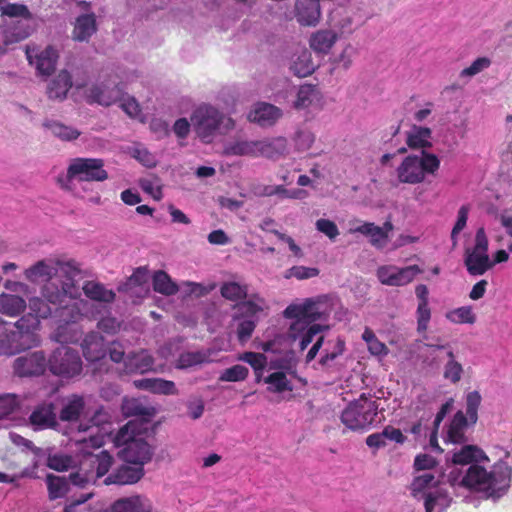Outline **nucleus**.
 <instances>
[{"label":"nucleus","instance_id":"obj_1","mask_svg":"<svg viewBox=\"0 0 512 512\" xmlns=\"http://www.w3.org/2000/svg\"><path fill=\"white\" fill-rule=\"evenodd\" d=\"M488 460L487 456L475 445H465L452 456V463L471 464L460 484L470 490L482 492L486 497L499 498L509 489L512 479V467L504 460H499L490 472L477 463Z\"/></svg>","mask_w":512,"mask_h":512},{"label":"nucleus","instance_id":"obj_2","mask_svg":"<svg viewBox=\"0 0 512 512\" xmlns=\"http://www.w3.org/2000/svg\"><path fill=\"white\" fill-rule=\"evenodd\" d=\"M62 270L66 275L60 286L47 283L42 289V295L50 304L59 306L57 313L62 324L56 330V340L60 343H77L81 339L82 331L77 329L76 323L83 314L77 302L69 304L67 300H75L81 296V288L74 279L79 270L72 268L69 263Z\"/></svg>","mask_w":512,"mask_h":512},{"label":"nucleus","instance_id":"obj_3","mask_svg":"<svg viewBox=\"0 0 512 512\" xmlns=\"http://www.w3.org/2000/svg\"><path fill=\"white\" fill-rule=\"evenodd\" d=\"M15 330L0 335V355L11 356L31 349L40 342L38 321L32 316H22L15 323Z\"/></svg>","mask_w":512,"mask_h":512},{"label":"nucleus","instance_id":"obj_4","mask_svg":"<svg viewBox=\"0 0 512 512\" xmlns=\"http://www.w3.org/2000/svg\"><path fill=\"white\" fill-rule=\"evenodd\" d=\"M108 179L104 160L100 158L77 157L71 160L64 177L59 176L58 184L64 190L72 189V182H103Z\"/></svg>","mask_w":512,"mask_h":512},{"label":"nucleus","instance_id":"obj_5","mask_svg":"<svg viewBox=\"0 0 512 512\" xmlns=\"http://www.w3.org/2000/svg\"><path fill=\"white\" fill-rule=\"evenodd\" d=\"M439 167V158L422 150L421 157L408 155L403 159L396 169L397 179L404 184H419L425 180L426 174H435Z\"/></svg>","mask_w":512,"mask_h":512},{"label":"nucleus","instance_id":"obj_6","mask_svg":"<svg viewBox=\"0 0 512 512\" xmlns=\"http://www.w3.org/2000/svg\"><path fill=\"white\" fill-rule=\"evenodd\" d=\"M195 132L204 143H210L221 127L225 131L234 128V121L210 105L199 106L192 114Z\"/></svg>","mask_w":512,"mask_h":512},{"label":"nucleus","instance_id":"obj_7","mask_svg":"<svg viewBox=\"0 0 512 512\" xmlns=\"http://www.w3.org/2000/svg\"><path fill=\"white\" fill-rule=\"evenodd\" d=\"M378 415V403L362 394L342 412V423L353 431L369 429Z\"/></svg>","mask_w":512,"mask_h":512},{"label":"nucleus","instance_id":"obj_8","mask_svg":"<svg viewBox=\"0 0 512 512\" xmlns=\"http://www.w3.org/2000/svg\"><path fill=\"white\" fill-rule=\"evenodd\" d=\"M112 464L113 457L107 451L88 455L81 462L80 471L71 473L69 479L74 485L84 487L89 482H95L103 477Z\"/></svg>","mask_w":512,"mask_h":512},{"label":"nucleus","instance_id":"obj_9","mask_svg":"<svg viewBox=\"0 0 512 512\" xmlns=\"http://www.w3.org/2000/svg\"><path fill=\"white\" fill-rule=\"evenodd\" d=\"M488 238L483 227L476 231L475 245L472 250L466 249L464 263L471 275H483L494 266L488 255Z\"/></svg>","mask_w":512,"mask_h":512},{"label":"nucleus","instance_id":"obj_10","mask_svg":"<svg viewBox=\"0 0 512 512\" xmlns=\"http://www.w3.org/2000/svg\"><path fill=\"white\" fill-rule=\"evenodd\" d=\"M48 367L52 374L70 378L80 374L82 361L76 350L60 345L50 356Z\"/></svg>","mask_w":512,"mask_h":512},{"label":"nucleus","instance_id":"obj_11","mask_svg":"<svg viewBox=\"0 0 512 512\" xmlns=\"http://www.w3.org/2000/svg\"><path fill=\"white\" fill-rule=\"evenodd\" d=\"M123 97V87L116 76H109L108 79L92 85L86 91L88 103H97L102 106H110Z\"/></svg>","mask_w":512,"mask_h":512},{"label":"nucleus","instance_id":"obj_12","mask_svg":"<svg viewBox=\"0 0 512 512\" xmlns=\"http://www.w3.org/2000/svg\"><path fill=\"white\" fill-rule=\"evenodd\" d=\"M423 273L418 265H410L399 268L394 265H383L377 269V278L383 285L405 286L411 283L417 275Z\"/></svg>","mask_w":512,"mask_h":512},{"label":"nucleus","instance_id":"obj_13","mask_svg":"<svg viewBox=\"0 0 512 512\" xmlns=\"http://www.w3.org/2000/svg\"><path fill=\"white\" fill-rule=\"evenodd\" d=\"M13 372L20 378L43 375L48 367V360L43 351H34L16 358Z\"/></svg>","mask_w":512,"mask_h":512},{"label":"nucleus","instance_id":"obj_14","mask_svg":"<svg viewBox=\"0 0 512 512\" xmlns=\"http://www.w3.org/2000/svg\"><path fill=\"white\" fill-rule=\"evenodd\" d=\"M285 318H300L309 324L326 317L325 313L320 310L319 302L313 298H308L302 304H290L283 311Z\"/></svg>","mask_w":512,"mask_h":512},{"label":"nucleus","instance_id":"obj_15","mask_svg":"<svg viewBox=\"0 0 512 512\" xmlns=\"http://www.w3.org/2000/svg\"><path fill=\"white\" fill-rule=\"evenodd\" d=\"M294 17L300 26L315 27L321 19L319 0H295Z\"/></svg>","mask_w":512,"mask_h":512},{"label":"nucleus","instance_id":"obj_16","mask_svg":"<svg viewBox=\"0 0 512 512\" xmlns=\"http://www.w3.org/2000/svg\"><path fill=\"white\" fill-rule=\"evenodd\" d=\"M121 458L127 464L142 466L152 459V447L143 439L131 441L120 452Z\"/></svg>","mask_w":512,"mask_h":512},{"label":"nucleus","instance_id":"obj_17","mask_svg":"<svg viewBox=\"0 0 512 512\" xmlns=\"http://www.w3.org/2000/svg\"><path fill=\"white\" fill-rule=\"evenodd\" d=\"M55 407L52 403H42L35 407L29 416V423L34 430H45L57 426Z\"/></svg>","mask_w":512,"mask_h":512},{"label":"nucleus","instance_id":"obj_18","mask_svg":"<svg viewBox=\"0 0 512 512\" xmlns=\"http://www.w3.org/2000/svg\"><path fill=\"white\" fill-rule=\"evenodd\" d=\"M143 476L144 468L142 466L124 464L107 476L103 482L105 485H131L137 483Z\"/></svg>","mask_w":512,"mask_h":512},{"label":"nucleus","instance_id":"obj_19","mask_svg":"<svg viewBox=\"0 0 512 512\" xmlns=\"http://www.w3.org/2000/svg\"><path fill=\"white\" fill-rule=\"evenodd\" d=\"M281 117L282 111L280 108L265 102L258 103L248 114L249 121L262 127L274 125Z\"/></svg>","mask_w":512,"mask_h":512},{"label":"nucleus","instance_id":"obj_20","mask_svg":"<svg viewBox=\"0 0 512 512\" xmlns=\"http://www.w3.org/2000/svg\"><path fill=\"white\" fill-rule=\"evenodd\" d=\"M83 355L87 361L96 362L106 355L105 340L98 332L88 333L81 343Z\"/></svg>","mask_w":512,"mask_h":512},{"label":"nucleus","instance_id":"obj_21","mask_svg":"<svg viewBox=\"0 0 512 512\" xmlns=\"http://www.w3.org/2000/svg\"><path fill=\"white\" fill-rule=\"evenodd\" d=\"M134 386L137 389L149 391L160 395H177L178 390L173 381L163 378H142L134 380Z\"/></svg>","mask_w":512,"mask_h":512},{"label":"nucleus","instance_id":"obj_22","mask_svg":"<svg viewBox=\"0 0 512 512\" xmlns=\"http://www.w3.org/2000/svg\"><path fill=\"white\" fill-rule=\"evenodd\" d=\"M154 357L146 350L129 353L124 361L125 369L129 373H140L152 371Z\"/></svg>","mask_w":512,"mask_h":512},{"label":"nucleus","instance_id":"obj_23","mask_svg":"<svg viewBox=\"0 0 512 512\" xmlns=\"http://www.w3.org/2000/svg\"><path fill=\"white\" fill-rule=\"evenodd\" d=\"M26 55L29 62L31 64L34 63L32 55L28 49L26 50ZM57 59L58 54L53 47L48 46L45 48L35 57V66L38 73L44 76L51 75L55 71Z\"/></svg>","mask_w":512,"mask_h":512},{"label":"nucleus","instance_id":"obj_24","mask_svg":"<svg viewBox=\"0 0 512 512\" xmlns=\"http://www.w3.org/2000/svg\"><path fill=\"white\" fill-rule=\"evenodd\" d=\"M338 37V34L333 30L320 29L311 34L309 46L315 53L326 55L335 45Z\"/></svg>","mask_w":512,"mask_h":512},{"label":"nucleus","instance_id":"obj_25","mask_svg":"<svg viewBox=\"0 0 512 512\" xmlns=\"http://www.w3.org/2000/svg\"><path fill=\"white\" fill-rule=\"evenodd\" d=\"M105 512H151V505L149 501L137 495L115 501Z\"/></svg>","mask_w":512,"mask_h":512},{"label":"nucleus","instance_id":"obj_26","mask_svg":"<svg viewBox=\"0 0 512 512\" xmlns=\"http://www.w3.org/2000/svg\"><path fill=\"white\" fill-rule=\"evenodd\" d=\"M72 87V77L67 70H62L49 83L47 94L50 99L63 100Z\"/></svg>","mask_w":512,"mask_h":512},{"label":"nucleus","instance_id":"obj_27","mask_svg":"<svg viewBox=\"0 0 512 512\" xmlns=\"http://www.w3.org/2000/svg\"><path fill=\"white\" fill-rule=\"evenodd\" d=\"M97 31L94 14H82L77 17L73 29V39L76 41H88Z\"/></svg>","mask_w":512,"mask_h":512},{"label":"nucleus","instance_id":"obj_28","mask_svg":"<svg viewBox=\"0 0 512 512\" xmlns=\"http://www.w3.org/2000/svg\"><path fill=\"white\" fill-rule=\"evenodd\" d=\"M290 70L295 76L300 78L311 75L315 70L311 52L307 49H302L296 53L293 56Z\"/></svg>","mask_w":512,"mask_h":512},{"label":"nucleus","instance_id":"obj_29","mask_svg":"<svg viewBox=\"0 0 512 512\" xmlns=\"http://www.w3.org/2000/svg\"><path fill=\"white\" fill-rule=\"evenodd\" d=\"M350 231L351 233H360L370 237L371 245L376 248H383L387 244L389 237L383 228H380V226H377L372 222H365Z\"/></svg>","mask_w":512,"mask_h":512},{"label":"nucleus","instance_id":"obj_30","mask_svg":"<svg viewBox=\"0 0 512 512\" xmlns=\"http://www.w3.org/2000/svg\"><path fill=\"white\" fill-rule=\"evenodd\" d=\"M468 419L462 411H457L448 428L446 441L453 444H462L466 441L465 429L468 424Z\"/></svg>","mask_w":512,"mask_h":512},{"label":"nucleus","instance_id":"obj_31","mask_svg":"<svg viewBox=\"0 0 512 512\" xmlns=\"http://www.w3.org/2000/svg\"><path fill=\"white\" fill-rule=\"evenodd\" d=\"M26 301L18 295L0 294V313L9 317H16L26 309Z\"/></svg>","mask_w":512,"mask_h":512},{"label":"nucleus","instance_id":"obj_32","mask_svg":"<svg viewBox=\"0 0 512 512\" xmlns=\"http://www.w3.org/2000/svg\"><path fill=\"white\" fill-rule=\"evenodd\" d=\"M432 131L428 127L416 126L412 127L411 132L408 133L406 143L410 149H425L431 148L432 143L430 138Z\"/></svg>","mask_w":512,"mask_h":512},{"label":"nucleus","instance_id":"obj_33","mask_svg":"<svg viewBox=\"0 0 512 512\" xmlns=\"http://www.w3.org/2000/svg\"><path fill=\"white\" fill-rule=\"evenodd\" d=\"M256 157L264 156L267 158H276L282 155L286 150V141L284 138L273 140L256 141Z\"/></svg>","mask_w":512,"mask_h":512},{"label":"nucleus","instance_id":"obj_34","mask_svg":"<svg viewBox=\"0 0 512 512\" xmlns=\"http://www.w3.org/2000/svg\"><path fill=\"white\" fill-rule=\"evenodd\" d=\"M56 272L57 270L53 266L45 260H40L25 270V277L32 283H39L50 280Z\"/></svg>","mask_w":512,"mask_h":512},{"label":"nucleus","instance_id":"obj_35","mask_svg":"<svg viewBox=\"0 0 512 512\" xmlns=\"http://www.w3.org/2000/svg\"><path fill=\"white\" fill-rule=\"evenodd\" d=\"M82 290L88 298L98 302L111 303L116 297L114 291L106 289L103 284L95 281H86Z\"/></svg>","mask_w":512,"mask_h":512},{"label":"nucleus","instance_id":"obj_36","mask_svg":"<svg viewBox=\"0 0 512 512\" xmlns=\"http://www.w3.org/2000/svg\"><path fill=\"white\" fill-rule=\"evenodd\" d=\"M43 126L50 130L52 134L61 139L62 141H73L80 136V131L67 126L59 121L46 120L43 122Z\"/></svg>","mask_w":512,"mask_h":512},{"label":"nucleus","instance_id":"obj_37","mask_svg":"<svg viewBox=\"0 0 512 512\" xmlns=\"http://www.w3.org/2000/svg\"><path fill=\"white\" fill-rule=\"evenodd\" d=\"M256 141L239 140L227 143L223 148L225 156L256 157Z\"/></svg>","mask_w":512,"mask_h":512},{"label":"nucleus","instance_id":"obj_38","mask_svg":"<svg viewBox=\"0 0 512 512\" xmlns=\"http://www.w3.org/2000/svg\"><path fill=\"white\" fill-rule=\"evenodd\" d=\"M153 289L166 296L175 295L179 290L178 285L162 270L156 271L153 275Z\"/></svg>","mask_w":512,"mask_h":512},{"label":"nucleus","instance_id":"obj_39","mask_svg":"<svg viewBox=\"0 0 512 512\" xmlns=\"http://www.w3.org/2000/svg\"><path fill=\"white\" fill-rule=\"evenodd\" d=\"M84 399L81 396L73 395L60 411L62 421H77L84 409Z\"/></svg>","mask_w":512,"mask_h":512},{"label":"nucleus","instance_id":"obj_40","mask_svg":"<svg viewBox=\"0 0 512 512\" xmlns=\"http://www.w3.org/2000/svg\"><path fill=\"white\" fill-rule=\"evenodd\" d=\"M440 484V481L435 478L432 473H424L415 477L410 485L411 494L414 498H417L419 494H424L425 491L430 488H436Z\"/></svg>","mask_w":512,"mask_h":512},{"label":"nucleus","instance_id":"obj_41","mask_svg":"<svg viewBox=\"0 0 512 512\" xmlns=\"http://www.w3.org/2000/svg\"><path fill=\"white\" fill-rule=\"evenodd\" d=\"M122 412L126 417L139 416L148 420L153 416V410L145 407L138 399H126L122 404Z\"/></svg>","mask_w":512,"mask_h":512},{"label":"nucleus","instance_id":"obj_42","mask_svg":"<svg viewBox=\"0 0 512 512\" xmlns=\"http://www.w3.org/2000/svg\"><path fill=\"white\" fill-rule=\"evenodd\" d=\"M264 382L269 385L267 389L272 393H283L293 389L286 374L281 371L271 373L264 379Z\"/></svg>","mask_w":512,"mask_h":512},{"label":"nucleus","instance_id":"obj_43","mask_svg":"<svg viewBox=\"0 0 512 512\" xmlns=\"http://www.w3.org/2000/svg\"><path fill=\"white\" fill-rule=\"evenodd\" d=\"M46 301V298L45 300L39 297L31 298L29 300L30 312L24 315L36 318L38 321V327L40 326V318H47L52 313V309Z\"/></svg>","mask_w":512,"mask_h":512},{"label":"nucleus","instance_id":"obj_44","mask_svg":"<svg viewBox=\"0 0 512 512\" xmlns=\"http://www.w3.org/2000/svg\"><path fill=\"white\" fill-rule=\"evenodd\" d=\"M318 95V90L316 86L311 84H305L300 86L297 92V98L294 102V106L297 109L307 108L309 107L314 99Z\"/></svg>","mask_w":512,"mask_h":512},{"label":"nucleus","instance_id":"obj_45","mask_svg":"<svg viewBox=\"0 0 512 512\" xmlns=\"http://www.w3.org/2000/svg\"><path fill=\"white\" fill-rule=\"evenodd\" d=\"M222 297L230 301H239L247 297V286L237 282H227L220 289Z\"/></svg>","mask_w":512,"mask_h":512},{"label":"nucleus","instance_id":"obj_46","mask_svg":"<svg viewBox=\"0 0 512 512\" xmlns=\"http://www.w3.org/2000/svg\"><path fill=\"white\" fill-rule=\"evenodd\" d=\"M424 508L425 512H434L436 507L446 508L449 505V499L442 490L425 493Z\"/></svg>","mask_w":512,"mask_h":512},{"label":"nucleus","instance_id":"obj_47","mask_svg":"<svg viewBox=\"0 0 512 512\" xmlns=\"http://www.w3.org/2000/svg\"><path fill=\"white\" fill-rule=\"evenodd\" d=\"M47 487L50 499L63 497L68 490V482L64 477L55 475L47 476Z\"/></svg>","mask_w":512,"mask_h":512},{"label":"nucleus","instance_id":"obj_48","mask_svg":"<svg viewBox=\"0 0 512 512\" xmlns=\"http://www.w3.org/2000/svg\"><path fill=\"white\" fill-rule=\"evenodd\" d=\"M248 375L249 369L246 366L236 364L225 369L221 373L219 380L223 382H239L244 381L248 377Z\"/></svg>","mask_w":512,"mask_h":512},{"label":"nucleus","instance_id":"obj_49","mask_svg":"<svg viewBox=\"0 0 512 512\" xmlns=\"http://www.w3.org/2000/svg\"><path fill=\"white\" fill-rule=\"evenodd\" d=\"M482 397L478 391L469 392L466 396V414L470 423L475 424L478 420V409Z\"/></svg>","mask_w":512,"mask_h":512},{"label":"nucleus","instance_id":"obj_50","mask_svg":"<svg viewBox=\"0 0 512 512\" xmlns=\"http://www.w3.org/2000/svg\"><path fill=\"white\" fill-rule=\"evenodd\" d=\"M13 442L18 446H23L31 450L34 454L33 466L37 468L40 465L42 457L46 456V451L42 448L34 446L31 440H28L20 435H11Z\"/></svg>","mask_w":512,"mask_h":512},{"label":"nucleus","instance_id":"obj_51","mask_svg":"<svg viewBox=\"0 0 512 512\" xmlns=\"http://www.w3.org/2000/svg\"><path fill=\"white\" fill-rule=\"evenodd\" d=\"M238 360L248 363L255 372H262L267 364V357L256 352H244L238 356Z\"/></svg>","mask_w":512,"mask_h":512},{"label":"nucleus","instance_id":"obj_52","mask_svg":"<svg viewBox=\"0 0 512 512\" xmlns=\"http://www.w3.org/2000/svg\"><path fill=\"white\" fill-rule=\"evenodd\" d=\"M46 458V465L55 471H66L71 466L72 459L70 456L64 454H47L44 457Z\"/></svg>","mask_w":512,"mask_h":512},{"label":"nucleus","instance_id":"obj_53","mask_svg":"<svg viewBox=\"0 0 512 512\" xmlns=\"http://www.w3.org/2000/svg\"><path fill=\"white\" fill-rule=\"evenodd\" d=\"M135 434L136 425L133 421H129L119 429V431L115 435L114 442L117 446L124 445L126 447L127 444H129L131 441L136 440Z\"/></svg>","mask_w":512,"mask_h":512},{"label":"nucleus","instance_id":"obj_54","mask_svg":"<svg viewBox=\"0 0 512 512\" xmlns=\"http://www.w3.org/2000/svg\"><path fill=\"white\" fill-rule=\"evenodd\" d=\"M2 15L14 18L21 17L24 19H31L32 14L29 11L28 7L24 4L18 3H8L1 7Z\"/></svg>","mask_w":512,"mask_h":512},{"label":"nucleus","instance_id":"obj_55","mask_svg":"<svg viewBox=\"0 0 512 512\" xmlns=\"http://www.w3.org/2000/svg\"><path fill=\"white\" fill-rule=\"evenodd\" d=\"M447 318L454 323L473 324L476 320L472 309L468 306L457 308L447 315Z\"/></svg>","mask_w":512,"mask_h":512},{"label":"nucleus","instance_id":"obj_56","mask_svg":"<svg viewBox=\"0 0 512 512\" xmlns=\"http://www.w3.org/2000/svg\"><path fill=\"white\" fill-rule=\"evenodd\" d=\"M205 361V354L202 352H184L180 354L177 360V367L184 369L194 365L201 364Z\"/></svg>","mask_w":512,"mask_h":512},{"label":"nucleus","instance_id":"obj_57","mask_svg":"<svg viewBox=\"0 0 512 512\" xmlns=\"http://www.w3.org/2000/svg\"><path fill=\"white\" fill-rule=\"evenodd\" d=\"M469 211V205H462L458 210L457 220L451 231L453 245H456L458 234L466 227Z\"/></svg>","mask_w":512,"mask_h":512},{"label":"nucleus","instance_id":"obj_58","mask_svg":"<svg viewBox=\"0 0 512 512\" xmlns=\"http://www.w3.org/2000/svg\"><path fill=\"white\" fill-rule=\"evenodd\" d=\"M319 269L315 267L293 266L287 270L285 277H294L298 280H305L319 275Z\"/></svg>","mask_w":512,"mask_h":512},{"label":"nucleus","instance_id":"obj_59","mask_svg":"<svg viewBox=\"0 0 512 512\" xmlns=\"http://www.w3.org/2000/svg\"><path fill=\"white\" fill-rule=\"evenodd\" d=\"M315 142V135L309 130H299L294 137L295 147L298 151L309 150Z\"/></svg>","mask_w":512,"mask_h":512},{"label":"nucleus","instance_id":"obj_60","mask_svg":"<svg viewBox=\"0 0 512 512\" xmlns=\"http://www.w3.org/2000/svg\"><path fill=\"white\" fill-rule=\"evenodd\" d=\"M19 406L18 397L15 394L0 396V419L13 413Z\"/></svg>","mask_w":512,"mask_h":512},{"label":"nucleus","instance_id":"obj_61","mask_svg":"<svg viewBox=\"0 0 512 512\" xmlns=\"http://www.w3.org/2000/svg\"><path fill=\"white\" fill-rule=\"evenodd\" d=\"M490 65L491 60L488 57H479L474 60L469 67L464 68L460 72V77H473L482 72L484 69H487Z\"/></svg>","mask_w":512,"mask_h":512},{"label":"nucleus","instance_id":"obj_62","mask_svg":"<svg viewBox=\"0 0 512 512\" xmlns=\"http://www.w3.org/2000/svg\"><path fill=\"white\" fill-rule=\"evenodd\" d=\"M328 328H329L328 326L321 325V324L310 325V327L306 330V332L303 333V335L298 339L299 340V350L304 351L309 346V344L312 342L313 338L317 334L327 330Z\"/></svg>","mask_w":512,"mask_h":512},{"label":"nucleus","instance_id":"obj_63","mask_svg":"<svg viewBox=\"0 0 512 512\" xmlns=\"http://www.w3.org/2000/svg\"><path fill=\"white\" fill-rule=\"evenodd\" d=\"M417 316V331L419 333H425L428 329V325L431 319V310L428 304H418L416 310Z\"/></svg>","mask_w":512,"mask_h":512},{"label":"nucleus","instance_id":"obj_64","mask_svg":"<svg viewBox=\"0 0 512 512\" xmlns=\"http://www.w3.org/2000/svg\"><path fill=\"white\" fill-rule=\"evenodd\" d=\"M463 374L462 365L456 360L448 361L444 367V378L456 384L461 380Z\"/></svg>","mask_w":512,"mask_h":512}]
</instances>
